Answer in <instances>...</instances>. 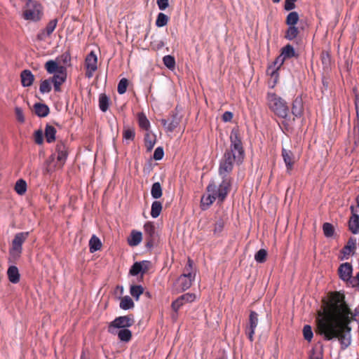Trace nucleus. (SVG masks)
I'll list each match as a JSON object with an SVG mask.
<instances>
[{"label": "nucleus", "instance_id": "f257e3e1", "mask_svg": "<svg viewBox=\"0 0 359 359\" xmlns=\"http://www.w3.org/2000/svg\"><path fill=\"white\" fill-rule=\"evenodd\" d=\"M267 99L270 102L269 108L278 117L290 120V108L287 102L275 93H268Z\"/></svg>", "mask_w": 359, "mask_h": 359}, {"label": "nucleus", "instance_id": "f03ea898", "mask_svg": "<svg viewBox=\"0 0 359 359\" xmlns=\"http://www.w3.org/2000/svg\"><path fill=\"white\" fill-rule=\"evenodd\" d=\"M25 3L23 8L22 16L25 20L37 22L42 17L41 6L33 0H20Z\"/></svg>", "mask_w": 359, "mask_h": 359}, {"label": "nucleus", "instance_id": "7ed1b4c3", "mask_svg": "<svg viewBox=\"0 0 359 359\" xmlns=\"http://www.w3.org/2000/svg\"><path fill=\"white\" fill-rule=\"evenodd\" d=\"M68 156V152L65 144L63 142H58L52 153L50 155L48 160L46 159V164L53 163V166H63Z\"/></svg>", "mask_w": 359, "mask_h": 359}, {"label": "nucleus", "instance_id": "20e7f679", "mask_svg": "<svg viewBox=\"0 0 359 359\" xmlns=\"http://www.w3.org/2000/svg\"><path fill=\"white\" fill-rule=\"evenodd\" d=\"M29 233L28 231H22L17 233L12 241L11 248L9 249V255L15 259L20 257L22 252V244L28 238Z\"/></svg>", "mask_w": 359, "mask_h": 359}, {"label": "nucleus", "instance_id": "39448f33", "mask_svg": "<svg viewBox=\"0 0 359 359\" xmlns=\"http://www.w3.org/2000/svg\"><path fill=\"white\" fill-rule=\"evenodd\" d=\"M135 323L133 314L116 317L108 325L107 332L114 333V330L129 328Z\"/></svg>", "mask_w": 359, "mask_h": 359}, {"label": "nucleus", "instance_id": "423d86ee", "mask_svg": "<svg viewBox=\"0 0 359 359\" xmlns=\"http://www.w3.org/2000/svg\"><path fill=\"white\" fill-rule=\"evenodd\" d=\"M343 330V325L337 320L328 323L325 328V339L332 341L339 338L341 335Z\"/></svg>", "mask_w": 359, "mask_h": 359}, {"label": "nucleus", "instance_id": "0eeeda50", "mask_svg": "<svg viewBox=\"0 0 359 359\" xmlns=\"http://www.w3.org/2000/svg\"><path fill=\"white\" fill-rule=\"evenodd\" d=\"M236 155H232L230 152L224 151L222 157L219 160L218 174L231 173L233 169Z\"/></svg>", "mask_w": 359, "mask_h": 359}, {"label": "nucleus", "instance_id": "6e6552de", "mask_svg": "<svg viewBox=\"0 0 359 359\" xmlns=\"http://www.w3.org/2000/svg\"><path fill=\"white\" fill-rule=\"evenodd\" d=\"M353 266L350 262H344L338 268L339 278L345 283L352 284L355 278H353Z\"/></svg>", "mask_w": 359, "mask_h": 359}, {"label": "nucleus", "instance_id": "1a4fd4ad", "mask_svg": "<svg viewBox=\"0 0 359 359\" xmlns=\"http://www.w3.org/2000/svg\"><path fill=\"white\" fill-rule=\"evenodd\" d=\"M206 191L208 193H213L217 199V203H222L228 196L229 189L226 187H220L217 186L214 181L209 183L206 187Z\"/></svg>", "mask_w": 359, "mask_h": 359}, {"label": "nucleus", "instance_id": "9d476101", "mask_svg": "<svg viewBox=\"0 0 359 359\" xmlns=\"http://www.w3.org/2000/svg\"><path fill=\"white\" fill-rule=\"evenodd\" d=\"M151 262L149 260H142L135 262L129 269V275L137 276L139 274L143 276L149 269Z\"/></svg>", "mask_w": 359, "mask_h": 359}, {"label": "nucleus", "instance_id": "9b49d317", "mask_svg": "<svg viewBox=\"0 0 359 359\" xmlns=\"http://www.w3.org/2000/svg\"><path fill=\"white\" fill-rule=\"evenodd\" d=\"M232 155H236L235 162L238 165H241L245 159V153L243 144H230V148L226 150Z\"/></svg>", "mask_w": 359, "mask_h": 359}, {"label": "nucleus", "instance_id": "f8f14e48", "mask_svg": "<svg viewBox=\"0 0 359 359\" xmlns=\"http://www.w3.org/2000/svg\"><path fill=\"white\" fill-rule=\"evenodd\" d=\"M46 72L49 74H57L67 73L65 66L60 65L58 57L55 60L46 61Z\"/></svg>", "mask_w": 359, "mask_h": 359}, {"label": "nucleus", "instance_id": "ddd939ff", "mask_svg": "<svg viewBox=\"0 0 359 359\" xmlns=\"http://www.w3.org/2000/svg\"><path fill=\"white\" fill-rule=\"evenodd\" d=\"M196 299V294L194 293L187 292L183 294L175 299L171 304V308L175 312H178L181 306L185 302L191 303L193 302Z\"/></svg>", "mask_w": 359, "mask_h": 359}, {"label": "nucleus", "instance_id": "4468645a", "mask_svg": "<svg viewBox=\"0 0 359 359\" xmlns=\"http://www.w3.org/2000/svg\"><path fill=\"white\" fill-rule=\"evenodd\" d=\"M356 249V238L353 237H351L347 243L344 245V247L341 250L340 254L341 255L339 257V259L341 261L348 259L350 255H353L355 252V250Z\"/></svg>", "mask_w": 359, "mask_h": 359}, {"label": "nucleus", "instance_id": "2eb2a0df", "mask_svg": "<svg viewBox=\"0 0 359 359\" xmlns=\"http://www.w3.org/2000/svg\"><path fill=\"white\" fill-rule=\"evenodd\" d=\"M67 73L53 74L48 78L50 82H52L55 92L61 91V86L66 81Z\"/></svg>", "mask_w": 359, "mask_h": 359}, {"label": "nucleus", "instance_id": "dca6fc26", "mask_svg": "<svg viewBox=\"0 0 359 359\" xmlns=\"http://www.w3.org/2000/svg\"><path fill=\"white\" fill-rule=\"evenodd\" d=\"M304 105L302 95L297 96L292 106V114L296 118H300L303 115Z\"/></svg>", "mask_w": 359, "mask_h": 359}, {"label": "nucleus", "instance_id": "f3484780", "mask_svg": "<svg viewBox=\"0 0 359 359\" xmlns=\"http://www.w3.org/2000/svg\"><path fill=\"white\" fill-rule=\"evenodd\" d=\"M97 56L94 51H90L85 60L86 68L88 72H95L97 69Z\"/></svg>", "mask_w": 359, "mask_h": 359}, {"label": "nucleus", "instance_id": "a211bd4d", "mask_svg": "<svg viewBox=\"0 0 359 359\" xmlns=\"http://www.w3.org/2000/svg\"><path fill=\"white\" fill-rule=\"evenodd\" d=\"M279 67L269 65L266 69V74L271 76V81H269V87L273 88L278 83L279 78Z\"/></svg>", "mask_w": 359, "mask_h": 359}, {"label": "nucleus", "instance_id": "6ab92c4d", "mask_svg": "<svg viewBox=\"0 0 359 359\" xmlns=\"http://www.w3.org/2000/svg\"><path fill=\"white\" fill-rule=\"evenodd\" d=\"M217 199L213 193H210L207 195L203 194L201 198L200 208L201 210L205 211L212 205Z\"/></svg>", "mask_w": 359, "mask_h": 359}, {"label": "nucleus", "instance_id": "aec40b11", "mask_svg": "<svg viewBox=\"0 0 359 359\" xmlns=\"http://www.w3.org/2000/svg\"><path fill=\"white\" fill-rule=\"evenodd\" d=\"M112 335H116L118 339L122 342H128L130 341L133 333L128 328L114 330V333H110Z\"/></svg>", "mask_w": 359, "mask_h": 359}, {"label": "nucleus", "instance_id": "412c9836", "mask_svg": "<svg viewBox=\"0 0 359 359\" xmlns=\"http://www.w3.org/2000/svg\"><path fill=\"white\" fill-rule=\"evenodd\" d=\"M281 154L285 164V167L287 169V172H290V170L292 169L293 167V154L290 150L286 149L285 148L282 149Z\"/></svg>", "mask_w": 359, "mask_h": 359}, {"label": "nucleus", "instance_id": "4be33fe9", "mask_svg": "<svg viewBox=\"0 0 359 359\" xmlns=\"http://www.w3.org/2000/svg\"><path fill=\"white\" fill-rule=\"evenodd\" d=\"M142 240V233L140 231L132 230L128 238V243L131 247L138 245Z\"/></svg>", "mask_w": 359, "mask_h": 359}, {"label": "nucleus", "instance_id": "5701e85b", "mask_svg": "<svg viewBox=\"0 0 359 359\" xmlns=\"http://www.w3.org/2000/svg\"><path fill=\"white\" fill-rule=\"evenodd\" d=\"M280 53L286 60L290 59L292 57H297L299 56V54L297 53L295 48L290 43H287L284 46L280 49Z\"/></svg>", "mask_w": 359, "mask_h": 359}, {"label": "nucleus", "instance_id": "b1692460", "mask_svg": "<svg viewBox=\"0 0 359 359\" xmlns=\"http://www.w3.org/2000/svg\"><path fill=\"white\" fill-rule=\"evenodd\" d=\"M170 116L171 121L168 125L167 131L171 133L173 132L180 125L182 116L179 114V112L174 111L171 112Z\"/></svg>", "mask_w": 359, "mask_h": 359}, {"label": "nucleus", "instance_id": "393cba45", "mask_svg": "<svg viewBox=\"0 0 359 359\" xmlns=\"http://www.w3.org/2000/svg\"><path fill=\"white\" fill-rule=\"evenodd\" d=\"M21 83L23 87L30 86L34 81V75L31 71L25 69L21 72L20 74Z\"/></svg>", "mask_w": 359, "mask_h": 359}, {"label": "nucleus", "instance_id": "a878e982", "mask_svg": "<svg viewBox=\"0 0 359 359\" xmlns=\"http://www.w3.org/2000/svg\"><path fill=\"white\" fill-rule=\"evenodd\" d=\"M119 299V307L121 309L128 311L133 309L135 307V303L130 296L126 295L122 297H120Z\"/></svg>", "mask_w": 359, "mask_h": 359}, {"label": "nucleus", "instance_id": "bb28decb", "mask_svg": "<svg viewBox=\"0 0 359 359\" xmlns=\"http://www.w3.org/2000/svg\"><path fill=\"white\" fill-rule=\"evenodd\" d=\"M110 105V98L105 93H101L98 97V106L102 112H106Z\"/></svg>", "mask_w": 359, "mask_h": 359}, {"label": "nucleus", "instance_id": "cd10ccee", "mask_svg": "<svg viewBox=\"0 0 359 359\" xmlns=\"http://www.w3.org/2000/svg\"><path fill=\"white\" fill-rule=\"evenodd\" d=\"M144 292V288L142 285L132 284L130 286V294L135 301H139L140 297Z\"/></svg>", "mask_w": 359, "mask_h": 359}, {"label": "nucleus", "instance_id": "c85d7f7f", "mask_svg": "<svg viewBox=\"0 0 359 359\" xmlns=\"http://www.w3.org/2000/svg\"><path fill=\"white\" fill-rule=\"evenodd\" d=\"M8 280L12 283H17L20 280V273L17 266H10L7 271Z\"/></svg>", "mask_w": 359, "mask_h": 359}, {"label": "nucleus", "instance_id": "c756f323", "mask_svg": "<svg viewBox=\"0 0 359 359\" xmlns=\"http://www.w3.org/2000/svg\"><path fill=\"white\" fill-rule=\"evenodd\" d=\"M102 248L101 240L95 234H93L89 241L90 252L93 253L100 250Z\"/></svg>", "mask_w": 359, "mask_h": 359}, {"label": "nucleus", "instance_id": "7c9ffc66", "mask_svg": "<svg viewBox=\"0 0 359 359\" xmlns=\"http://www.w3.org/2000/svg\"><path fill=\"white\" fill-rule=\"evenodd\" d=\"M348 229L353 234L359 233V215L353 214L348 221Z\"/></svg>", "mask_w": 359, "mask_h": 359}, {"label": "nucleus", "instance_id": "2f4dec72", "mask_svg": "<svg viewBox=\"0 0 359 359\" xmlns=\"http://www.w3.org/2000/svg\"><path fill=\"white\" fill-rule=\"evenodd\" d=\"M144 230L145 232V238H154L157 236L156 232V228L153 222H147L144 224Z\"/></svg>", "mask_w": 359, "mask_h": 359}, {"label": "nucleus", "instance_id": "473e14b6", "mask_svg": "<svg viewBox=\"0 0 359 359\" xmlns=\"http://www.w3.org/2000/svg\"><path fill=\"white\" fill-rule=\"evenodd\" d=\"M151 196L155 200L159 199L163 196V188L159 182H156L151 185Z\"/></svg>", "mask_w": 359, "mask_h": 359}, {"label": "nucleus", "instance_id": "72a5a7b5", "mask_svg": "<svg viewBox=\"0 0 359 359\" xmlns=\"http://www.w3.org/2000/svg\"><path fill=\"white\" fill-rule=\"evenodd\" d=\"M163 209V204L160 201L155 200L151 203V216L152 218H157Z\"/></svg>", "mask_w": 359, "mask_h": 359}, {"label": "nucleus", "instance_id": "f704fd0d", "mask_svg": "<svg viewBox=\"0 0 359 359\" xmlns=\"http://www.w3.org/2000/svg\"><path fill=\"white\" fill-rule=\"evenodd\" d=\"M287 29L285 32V38L288 41H292L298 36L299 31L296 25H287Z\"/></svg>", "mask_w": 359, "mask_h": 359}, {"label": "nucleus", "instance_id": "c9c22d12", "mask_svg": "<svg viewBox=\"0 0 359 359\" xmlns=\"http://www.w3.org/2000/svg\"><path fill=\"white\" fill-rule=\"evenodd\" d=\"M56 128L46 123V143H52L56 140Z\"/></svg>", "mask_w": 359, "mask_h": 359}, {"label": "nucleus", "instance_id": "e433bc0d", "mask_svg": "<svg viewBox=\"0 0 359 359\" xmlns=\"http://www.w3.org/2000/svg\"><path fill=\"white\" fill-rule=\"evenodd\" d=\"M351 328L349 326L346 327V332L343 334L340 339L341 346L342 349L346 348L351 343V337L350 332Z\"/></svg>", "mask_w": 359, "mask_h": 359}, {"label": "nucleus", "instance_id": "4c0bfd02", "mask_svg": "<svg viewBox=\"0 0 359 359\" xmlns=\"http://www.w3.org/2000/svg\"><path fill=\"white\" fill-rule=\"evenodd\" d=\"M170 20L168 15L165 14L164 13L160 12L158 13L156 16V20L155 22V25L157 27H163L167 25Z\"/></svg>", "mask_w": 359, "mask_h": 359}, {"label": "nucleus", "instance_id": "58836bf2", "mask_svg": "<svg viewBox=\"0 0 359 359\" xmlns=\"http://www.w3.org/2000/svg\"><path fill=\"white\" fill-rule=\"evenodd\" d=\"M299 20V13L297 11H291L286 16L285 23L287 25H297Z\"/></svg>", "mask_w": 359, "mask_h": 359}, {"label": "nucleus", "instance_id": "ea45409f", "mask_svg": "<svg viewBox=\"0 0 359 359\" xmlns=\"http://www.w3.org/2000/svg\"><path fill=\"white\" fill-rule=\"evenodd\" d=\"M27 182L23 179H19L17 180L15 185V191L16 193L20 196L25 194L27 191Z\"/></svg>", "mask_w": 359, "mask_h": 359}, {"label": "nucleus", "instance_id": "a19ab883", "mask_svg": "<svg viewBox=\"0 0 359 359\" xmlns=\"http://www.w3.org/2000/svg\"><path fill=\"white\" fill-rule=\"evenodd\" d=\"M137 121L139 126L144 130H149L150 128V122L146 115L142 112L138 114Z\"/></svg>", "mask_w": 359, "mask_h": 359}, {"label": "nucleus", "instance_id": "79ce46f5", "mask_svg": "<svg viewBox=\"0 0 359 359\" xmlns=\"http://www.w3.org/2000/svg\"><path fill=\"white\" fill-rule=\"evenodd\" d=\"M193 281H191V279L189 278H182V276H180V277L177 279V283L178 286L181 291L184 292L187 290L189 289L191 286L192 285Z\"/></svg>", "mask_w": 359, "mask_h": 359}, {"label": "nucleus", "instance_id": "37998d69", "mask_svg": "<svg viewBox=\"0 0 359 359\" xmlns=\"http://www.w3.org/2000/svg\"><path fill=\"white\" fill-rule=\"evenodd\" d=\"M163 65L170 70H173L175 67L176 62L173 55H166L163 57Z\"/></svg>", "mask_w": 359, "mask_h": 359}, {"label": "nucleus", "instance_id": "c03bdc74", "mask_svg": "<svg viewBox=\"0 0 359 359\" xmlns=\"http://www.w3.org/2000/svg\"><path fill=\"white\" fill-rule=\"evenodd\" d=\"M135 137V132L133 128L124 129L123 131V141L128 144L130 142L133 141Z\"/></svg>", "mask_w": 359, "mask_h": 359}, {"label": "nucleus", "instance_id": "a18cd8bd", "mask_svg": "<svg viewBox=\"0 0 359 359\" xmlns=\"http://www.w3.org/2000/svg\"><path fill=\"white\" fill-rule=\"evenodd\" d=\"M268 252L266 250L262 248L259 250L255 255V260L258 264H263L266 262Z\"/></svg>", "mask_w": 359, "mask_h": 359}, {"label": "nucleus", "instance_id": "49530a36", "mask_svg": "<svg viewBox=\"0 0 359 359\" xmlns=\"http://www.w3.org/2000/svg\"><path fill=\"white\" fill-rule=\"evenodd\" d=\"M229 139L231 144H243L241 137H240L239 130L237 128H233L231 130Z\"/></svg>", "mask_w": 359, "mask_h": 359}, {"label": "nucleus", "instance_id": "de8ad7c7", "mask_svg": "<svg viewBox=\"0 0 359 359\" xmlns=\"http://www.w3.org/2000/svg\"><path fill=\"white\" fill-rule=\"evenodd\" d=\"M323 231L326 238H331L334 236V226L330 222H325L323 224Z\"/></svg>", "mask_w": 359, "mask_h": 359}, {"label": "nucleus", "instance_id": "09e8293b", "mask_svg": "<svg viewBox=\"0 0 359 359\" xmlns=\"http://www.w3.org/2000/svg\"><path fill=\"white\" fill-rule=\"evenodd\" d=\"M128 80L126 78H122L118 83L117 92L119 95H123L127 90Z\"/></svg>", "mask_w": 359, "mask_h": 359}, {"label": "nucleus", "instance_id": "8fccbe9b", "mask_svg": "<svg viewBox=\"0 0 359 359\" xmlns=\"http://www.w3.org/2000/svg\"><path fill=\"white\" fill-rule=\"evenodd\" d=\"M250 329L255 330L258 324V314L255 311H251L249 316Z\"/></svg>", "mask_w": 359, "mask_h": 359}, {"label": "nucleus", "instance_id": "3c124183", "mask_svg": "<svg viewBox=\"0 0 359 359\" xmlns=\"http://www.w3.org/2000/svg\"><path fill=\"white\" fill-rule=\"evenodd\" d=\"M303 336L305 340L310 342L313 337V332L310 325H305L303 327Z\"/></svg>", "mask_w": 359, "mask_h": 359}, {"label": "nucleus", "instance_id": "603ef678", "mask_svg": "<svg viewBox=\"0 0 359 359\" xmlns=\"http://www.w3.org/2000/svg\"><path fill=\"white\" fill-rule=\"evenodd\" d=\"M34 111L39 117H45V104L36 102L34 104Z\"/></svg>", "mask_w": 359, "mask_h": 359}, {"label": "nucleus", "instance_id": "864d4df0", "mask_svg": "<svg viewBox=\"0 0 359 359\" xmlns=\"http://www.w3.org/2000/svg\"><path fill=\"white\" fill-rule=\"evenodd\" d=\"M144 143H145V146L147 148V151H148V152L151 151L153 149V148L156 144V135H154V139L151 140L150 138L149 134L146 133L144 135Z\"/></svg>", "mask_w": 359, "mask_h": 359}, {"label": "nucleus", "instance_id": "5fc2aeb1", "mask_svg": "<svg viewBox=\"0 0 359 359\" xmlns=\"http://www.w3.org/2000/svg\"><path fill=\"white\" fill-rule=\"evenodd\" d=\"M229 173H224L222 175H219L222 178V182L219 184L220 187H226L228 189H230L231 187V178L228 177Z\"/></svg>", "mask_w": 359, "mask_h": 359}, {"label": "nucleus", "instance_id": "6e6d98bb", "mask_svg": "<svg viewBox=\"0 0 359 359\" xmlns=\"http://www.w3.org/2000/svg\"><path fill=\"white\" fill-rule=\"evenodd\" d=\"M164 149L163 147L161 146L157 147L154 152L152 159L154 161H161L164 157Z\"/></svg>", "mask_w": 359, "mask_h": 359}, {"label": "nucleus", "instance_id": "4d7b16f0", "mask_svg": "<svg viewBox=\"0 0 359 359\" xmlns=\"http://www.w3.org/2000/svg\"><path fill=\"white\" fill-rule=\"evenodd\" d=\"M285 60H287L280 53V55L275 59V60L271 64H270V65L272 67H279V69H280Z\"/></svg>", "mask_w": 359, "mask_h": 359}, {"label": "nucleus", "instance_id": "13d9d810", "mask_svg": "<svg viewBox=\"0 0 359 359\" xmlns=\"http://www.w3.org/2000/svg\"><path fill=\"white\" fill-rule=\"evenodd\" d=\"M57 19L54 18L48 23L46 25V36H49L53 33L57 26Z\"/></svg>", "mask_w": 359, "mask_h": 359}, {"label": "nucleus", "instance_id": "bf43d9fd", "mask_svg": "<svg viewBox=\"0 0 359 359\" xmlns=\"http://www.w3.org/2000/svg\"><path fill=\"white\" fill-rule=\"evenodd\" d=\"M224 222L222 218L218 219L215 223L214 233L217 234L222 231Z\"/></svg>", "mask_w": 359, "mask_h": 359}, {"label": "nucleus", "instance_id": "052dcab7", "mask_svg": "<svg viewBox=\"0 0 359 359\" xmlns=\"http://www.w3.org/2000/svg\"><path fill=\"white\" fill-rule=\"evenodd\" d=\"M297 0H285L284 2V9L287 11H292L293 9L295 8L296 5L295 2Z\"/></svg>", "mask_w": 359, "mask_h": 359}, {"label": "nucleus", "instance_id": "680f3d73", "mask_svg": "<svg viewBox=\"0 0 359 359\" xmlns=\"http://www.w3.org/2000/svg\"><path fill=\"white\" fill-rule=\"evenodd\" d=\"M43 131L41 129H39L34 133V142L37 144H41L43 143Z\"/></svg>", "mask_w": 359, "mask_h": 359}, {"label": "nucleus", "instance_id": "e2e57ef3", "mask_svg": "<svg viewBox=\"0 0 359 359\" xmlns=\"http://www.w3.org/2000/svg\"><path fill=\"white\" fill-rule=\"evenodd\" d=\"M15 112L16 119L18 120V121H19L20 123H24L25 117H24L22 109L20 107H16L15 108Z\"/></svg>", "mask_w": 359, "mask_h": 359}, {"label": "nucleus", "instance_id": "0e129e2a", "mask_svg": "<svg viewBox=\"0 0 359 359\" xmlns=\"http://www.w3.org/2000/svg\"><path fill=\"white\" fill-rule=\"evenodd\" d=\"M158 8L160 11H165L169 6V0H156Z\"/></svg>", "mask_w": 359, "mask_h": 359}, {"label": "nucleus", "instance_id": "69168bd1", "mask_svg": "<svg viewBox=\"0 0 359 359\" xmlns=\"http://www.w3.org/2000/svg\"><path fill=\"white\" fill-rule=\"evenodd\" d=\"M233 114L230 111H226L222 116V119L224 123L229 122L233 118Z\"/></svg>", "mask_w": 359, "mask_h": 359}, {"label": "nucleus", "instance_id": "338daca9", "mask_svg": "<svg viewBox=\"0 0 359 359\" xmlns=\"http://www.w3.org/2000/svg\"><path fill=\"white\" fill-rule=\"evenodd\" d=\"M195 276H196L195 273H193L192 271H187V273H184L180 275V276H182V278L191 279V281H193V282L195 280Z\"/></svg>", "mask_w": 359, "mask_h": 359}, {"label": "nucleus", "instance_id": "774afa93", "mask_svg": "<svg viewBox=\"0 0 359 359\" xmlns=\"http://www.w3.org/2000/svg\"><path fill=\"white\" fill-rule=\"evenodd\" d=\"M354 130V136L355 138L358 141L359 140V125L358 122H355V124L353 127Z\"/></svg>", "mask_w": 359, "mask_h": 359}]
</instances>
